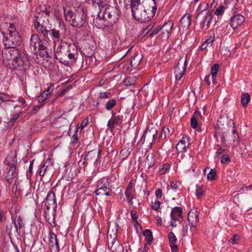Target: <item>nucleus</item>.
<instances>
[{
	"mask_svg": "<svg viewBox=\"0 0 252 252\" xmlns=\"http://www.w3.org/2000/svg\"><path fill=\"white\" fill-rule=\"evenodd\" d=\"M45 205L46 209L49 210L51 207L54 208L56 206V197L55 193L52 191L48 193L45 201Z\"/></svg>",
	"mask_w": 252,
	"mask_h": 252,
	"instance_id": "nucleus-17",
	"label": "nucleus"
},
{
	"mask_svg": "<svg viewBox=\"0 0 252 252\" xmlns=\"http://www.w3.org/2000/svg\"><path fill=\"white\" fill-rule=\"evenodd\" d=\"M30 48L34 54L38 55L43 57H46L48 55V53L46 50V48L43 45V41L36 34H32L31 37Z\"/></svg>",
	"mask_w": 252,
	"mask_h": 252,
	"instance_id": "nucleus-7",
	"label": "nucleus"
},
{
	"mask_svg": "<svg viewBox=\"0 0 252 252\" xmlns=\"http://www.w3.org/2000/svg\"><path fill=\"white\" fill-rule=\"evenodd\" d=\"M111 180L107 177H103L100 179L97 183L96 189L95 190L96 195H111L110 192L112 189L110 186Z\"/></svg>",
	"mask_w": 252,
	"mask_h": 252,
	"instance_id": "nucleus-9",
	"label": "nucleus"
},
{
	"mask_svg": "<svg viewBox=\"0 0 252 252\" xmlns=\"http://www.w3.org/2000/svg\"><path fill=\"white\" fill-rule=\"evenodd\" d=\"M228 119L226 117H220L218 120L216 129H225L228 127Z\"/></svg>",
	"mask_w": 252,
	"mask_h": 252,
	"instance_id": "nucleus-24",
	"label": "nucleus"
},
{
	"mask_svg": "<svg viewBox=\"0 0 252 252\" xmlns=\"http://www.w3.org/2000/svg\"><path fill=\"white\" fill-rule=\"evenodd\" d=\"M115 125H118L112 117L108 121V122L107 123V126L109 128L112 129L114 128Z\"/></svg>",
	"mask_w": 252,
	"mask_h": 252,
	"instance_id": "nucleus-48",
	"label": "nucleus"
},
{
	"mask_svg": "<svg viewBox=\"0 0 252 252\" xmlns=\"http://www.w3.org/2000/svg\"><path fill=\"white\" fill-rule=\"evenodd\" d=\"M49 239L50 243L52 244H55L57 247V251L59 252L60 251V247L57 235L53 232L50 231Z\"/></svg>",
	"mask_w": 252,
	"mask_h": 252,
	"instance_id": "nucleus-29",
	"label": "nucleus"
},
{
	"mask_svg": "<svg viewBox=\"0 0 252 252\" xmlns=\"http://www.w3.org/2000/svg\"><path fill=\"white\" fill-rule=\"evenodd\" d=\"M142 60V56L138 53H134L132 57L124 64V69L126 73L130 72L132 68H136Z\"/></svg>",
	"mask_w": 252,
	"mask_h": 252,
	"instance_id": "nucleus-10",
	"label": "nucleus"
},
{
	"mask_svg": "<svg viewBox=\"0 0 252 252\" xmlns=\"http://www.w3.org/2000/svg\"><path fill=\"white\" fill-rule=\"evenodd\" d=\"M170 217L173 221H180L183 218V209L180 207H175L172 209Z\"/></svg>",
	"mask_w": 252,
	"mask_h": 252,
	"instance_id": "nucleus-19",
	"label": "nucleus"
},
{
	"mask_svg": "<svg viewBox=\"0 0 252 252\" xmlns=\"http://www.w3.org/2000/svg\"><path fill=\"white\" fill-rule=\"evenodd\" d=\"M216 177V171L214 169H211L207 175V178L209 180H214Z\"/></svg>",
	"mask_w": 252,
	"mask_h": 252,
	"instance_id": "nucleus-46",
	"label": "nucleus"
},
{
	"mask_svg": "<svg viewBox=\"0 0 252 252\" xmlns=\"http://www.w3.org/2000/svg\"><path fill=\"white\" fill-rule=\"evenodd\" d=\"M116 105V100L114 99H111L109 100L105 104V109L107 111L111 110L114 106H115Z\"/></svg>",
	"mask_w": 252,
	"mask_h": 252,
	"instance_id": "nucleus-37",
	"label": "nucleus"
},
{
	"mask_svg": "<svg viewBox=\"0 0 252 252\" xmlns=\"http://www.w3.org/2000/svg\"><path fill=\"white\" fill-rule=\"evenodd\" d=\"M240 239V237L238 235H234L232 239H231V243L233 245L237 244Z\"/></svg>",
	"mask_w": 252,
	"mask_h": 252,
	"instance_id": "nucleus-53",
	"label": "nucleus"
},
{
	"mask_svg": "<svg viewBox=\"0 0 252 252\" xmlns=\"http://www.w3.org/2000/svg\"><path fill=\"white\" fill-rule=\"evenodd\" d=\"M153 4L151 6L145 7L143 5V0L131 1L130 6L132 15L134 19L141 23L148 22L155 16L157 11L155 0H152Z\"/></svg>",
	"mask_w": 252,
	"mask_h": 252,
	"instance_id": "nucleus-4",
	"label": "nucleus"
},
{
	"mask_svg": "<svg viewBox=\"0 0 252 252\" xmlns=\"http://www.w3.org/2000/svg\"><path fill=\"white\" fill-rule=\"evenodd\" d=\"M210 77V75H208L205 76V77L204 79V82L207 84V86H209L211 84V83L209 81Z\"/></svg>",
	"mask_w": 252,
	"mask_h": 252,
	"instance_id": "nucleus-60",
	"label": "nucleus"
},
{
	"mask_svg": "<svg viewBox=\"0 0 252 252\" xmlns=\"http://www.w3.org/2000/svg\"><path fill=\"white\" fill-rule=\"evenodd\" d=\"M5 219L4 213L3 211L0 212V222H2Z\"/></svg>",
	"mask_w": 252,
	"mask_h": 252,
	"instance_id": "nucleus-62",
	"label": "nucleus"
},
{
	"mask_svg": "<svg viewBox=\"0 0 252 252\" xmlns=\"http://www.w3.org/2000/svg\"><path fill=\"white\" fill-rule=\"evenodd\" d=\"M251 99L250 95L249 94H243L241 96V102L244 107H246Z\"/></svg>",
	"mask_w": 252,
	"mask_h": 252,
	"instance_id": "nucleus-35",
	"label": "nucleus"
},
{
	"mask_svg": "<svg viewBox=\"0 0 252 252\" xmlns=\"http://www.w3.org/2000/svg\"><path fill=\"white\" fill-rule=\"evenodd\" d=\"M232 133L234 134V138L233 139V142H235L236 141V137H237V138H238V135L236 134V129L235 128L234 126L233 127V129L232 130Z\"/></svg>",
	"mask_w": 252,
	"mask_h": 252,
	"instance_id": "nucleus-61",
	"label": "nucleus"
},
{
	"mask_svg": "<svg viewBox=\"0 0 252 252\" xmlns=\"http://www.w3.org/2000/svg\"><path fill=\"white\" fill-rule=\"evenodd\" d=\"M216 146V148H217V151L216 152V155L217 156H220L221 154H222V153H223L225 152V149L223 148L224 147H222L221 144V145L217 144Z\"/></svg>",
	"mask_w": 252,
	"mask_h": 252,
	"instance_id": "nucleus-42",
	"label": "nucleus"
},
{
	"mask_svg": "<svg viewBox=\"0 0 252 252\" xmlns=\"http://www.w3.org/2000/svg\"><path fill=\"white\" fill-rule=\"evenodd\" d=\"M201 117L200 112L196 110L191 118L190 125L192 128H197L198 120Z\"/></svg>",
	"mask_w": 252,
	"mask_h": 252,
	"instance_id": "nucleus-23",
	"label": "nucleus"
},
{
	"mask_svg": "<svg viewBox=\"0 0 252 252\" xmlns=\"http://www.w3.org/2000/svg\"><path fill=\"white\" fill-rule=\"evenodd\" d=\"M186 62L184 63L183 66L180 67L179 63L175 67V75L177 80H180L183 76L186 69Z\"/></svg>",
	"mask_w": 252,
	"mask_h": 252,
	"instance_id": "nucleus-22",
	"label": "nucleus"
},
{
	"mask_svg": "<svg viewBox=\"0 0 252 252\" xmlns=\"http://www.w3.org/2000/svg\"><path fill=\"white\" fill-rule=\"evenodd\" d=\"M231 159L228 155L224 154L221 156L220 162L222 164H227L230 162Z\"/></svg>",
	"mask_w": 252,
	"mask_h": 252,
	"instance_id": "nucleus-44",
	"label": "nucleus"
},
{
	"mask_svg": "<svg viewBox=\"0 0 252 252\" xmlns=\"http://www.w3.org/2000/svg\"><path fill=\"white\" fill-rule=\"evenodd\" d=\"M13 222L14 227L16 228V230H17L18 231H19L21 228L24 225L23 220L20 216L16 217L14 220Z\"/></svg>",
	"mask_w": 252,
	"mask_h": 252,
	"instance_id": "nucleus-33",
	"label": "nucleus"
},
{
	"mask_svg": "<svg viewBox=\"0 0 252 252\" xmlns=\"http://www.w3.org/2000/svg\"><path fill=\"white\" fill-rule=\"evenodd\" d=\"M111 96L110 93L107 92H101L99 93V97L102 99H107Z\"/></svg>",
	"mask_w": 252,
	"mask_h": 252,
	"instance_id": "nucleus-51",
	"label": "nucleus"
},
{
	"mask_svg": "<svg viewBox=\"0 0 252 252\" xmlns=\"http://www.w3.org/2000/svg\"><path fill=\"white\" fill-rule=\"evenodd\" d=\"M50 13V11L46 8L42 13L38 12L34 16V28L44 38L53 42L56 59L65 66H69L70 64L75 63L78 58L77 48L74 44L63 40L67 35L65 25L60 23L58 26L52 29H47V16Z\"/></svg>",
	"mask_w": 252,
	"mask_h": 252,
	"instance_id": "nucleus-1",
	"label": "nucleus"
},
{
	"mask_svg": "<svg viewBox=\"0 0 252 252\" xmlns=\"http://www.w3.org/2000/svg\"><path fill=\"white\" fill-rule=\"evenodd\" d=\"M212 19V12L208 11L201 23V26L203 28H204L205 26L207 27V28H209Z\"/></svg>",
	"mask_w": 252,
	"mask_h": 252,
	"instance_id": "nucleus-25",
	"label": "nucleus"
},
{
	"mask_svg": "<svg viewBox=\"0 0 252 252\" xmlns=\"http://www.w3.org/2000/svg\"><path fill=\"white\" fill-rule=\"evenodd\" d=\"M2 56L4 61H7V64L10 68L16 69L23 65L25 60L21 57L20 51L15 47H5L2 51Z\"/></svg>",
	"mask_w": 252,
	"mask_h": 252,
	"instance_id": "nucleus-6",
	"label": "nucleus"
},
{
	"mask_svg": "<svg viewBox=\"0 0 252 252\" xmlns=\"http://www.w3.org/2000/svg\"><path fill=\"white\" fill-rule=\"evenodd\" d=\"M78 129L79 127H75V133L72 136L70 144L72 147H75L77 144L79 143L78 140L79 137L80 135V132L78 133Z\"/></svg>",
	"mask_w": 252,
	"mask_h": 252,
	"instance_id": "nucleus-30",
	"label": "nucleus"
},
{
	"mask_svg": "<svg viewBox=\"0 0 252 252\" xmlns=\"http://www.w3.org/2000/svg\"><path fill=\"white\" fill-rule=\"evenodd\" d=\"M112 117L114 121L117 123V125L120 124L123 122V116L122 115H116L115 113H112Z\"/></svg>",
	"mask_w": 252,
	"mask_h": 252,
	"instance_id": "nucleus-41",
	"label": "nucleus"
},
{
	"mask_svg": "<svg viewBox=\"0 0 252 252\" xmlns=\"http://www.w3.org/2000/svg\"><path fill=\"white\" fill-rule=\"evenodd\" d=\"M245 20V18L242 15L235 14L231 17L230 24L232 28H237L244 22Z\"/></svg>",
	"mask_w": 252,
	"mask_h": 252,
	"instance_id": "nucleus-15",
	"label": "nucleus"
},
{
	"mask_svg": "<svg viewBox=\"0 0 252 252\" xmlns=\"http://www.w3.org/2000/svg\"><path fill=\"white\" fill-rule=\"evenodd\" d=\"M228 128L225 129H216L214 136L217 141L220 140L222 147H226L225 136H227Z\"/></svg>",
	"mask_w": 252,
	"mask_h": 252,
	"instance_id": "nucleus-13",
	"label": "nucleus"
},
{
	"mask_svg": "<svg viewBox=\"0 0 252 252\" xmlns=\"http://www.w3.org/2000/svg\"><path fill=\"white\" fill-rule=\"evenodd\" d=\"M192 15L189 13H186L181 18L179 23V29L183 31L187 30L190 24Z\"/></svg>",
	"mask_w": 252,
	"mask_h": 252,
	"instance_id": "nucleus-14",
	"label": "nucleus"
},
{
	"mask_svg": "<svg viewBox=\"0 0 252 252\" xmlns=\"http://www.w3.org/2000/svg\"><path fill=\"white\" fill-rule=\"evenodd\" d=\"M124 84L127 86H130L132 84L131 82V78L130 77L126 78L124 81Z\"/></svg>",
	"mask_w": 252,
	"mask_h": 252,
	"instance_id": "nucleus-58",
	"label": "nucleus"
},
{
	"mask_svg": "<svg viewBox=\"0 0 252 252\" xmlns=\"http://www.w3.org/2000/svg\"><path fill=\"white\" fill-rule=\"evenodd\" d=\"M156 162L155 156L153 153H149L146 157L145 165L148 166V168L153 167Z\"/></svg>",
	"mask_w": 252,
	"mask_h": 252,
	"instance_id": "nucleus-27",
	"label": "nucleus"
},
{
	"mask_svg": "<svg viewBox=\"0 0 252 252\" xmlns=\"http://www.w3.org/2000/svg\"><path fill=\"white\" fill-rule=\"evenodd\" d=\"M170 168V164L169 163H164L160 168L159 172L160 174H164Z\"/></svg>",
	"mask_w": 252,
	"mask_h": 252,
	"instance_id": "nucleus-40",
	"label": "nucleus"
},
{
	"mask_svg": "<svg viewBox=\"0 0 252 252\" xmlns=\"http://www.w3.org/2000/svg\"><path fill=\"white\" fill-rule=\"evenodd\" d=\"M173 27V22L171 20H169L164 23L162 26H159L155 29L150 33L149 36L154 37L155 36H158L161 38L168 39L170 35Z\"/></svg>",
	"mask_w": 252,
	"mask_h": 252,
	"instance_id": "nucleus-8",
	"label": "nucleus"
},
{
	"mask_svg": "<svg viewBox=\"0 0 252 252\" xmlns=\"http://www.w3.org/2000/svg\"><path fill=\"white\" fill-rule=\"evenodd\" d=\"M55 8V15L57 18H61L63 13L66 21L73 27H84L88 24L87 10L83 6L73 7L67 10L63 4L62 6L57 5Z\"/></svg>",
	"mask_w": 252,
	"mask_h": 252,
	"instance_id": "nucleus-2",
	"label": "nucleus"
},
{
	"mask_svg": "<svg viewBox=\"0 0 252 252\" xmlns=\"http://www.w3.org/2000/svg\"><path fill=\"white\" fill-rule=\"evenodd\" d=\"M0 31L3 35V43L5 47H16L21 43V36L14 24L0 19Z\"/></svg>",
	"mask_w": 252,
	"mask_h": 252,
	"instance_id": "nucleus-5",
	"label": "nucleus"
},
{
	"mask_svg": "<svg viewBox=\"0 0 252 252\" xmlns=\"http://www.w3.org/2000/svg\"><path fill=\"white\" fill-rule=\"evenodd\" d=\"M6 232L10 237L18 235L20 233V232L16 230V228L13 226L12 223L6 227Z\"/></svg>",
	"mask_w": 252,
	"mask_h": 252,
	"instance_id": "nucleus-31",
	"label": "nucleus"
},
{
	"mask_svg": "<svg viewBox=\"0 0 252 252\" xmlns=\"http://www.w3.org/2000/svg\"><path fill=\"white\" fill-rule=\"evenodd\" d=\"M168 239L169 244L176 243L177 238L173 232H170L168 234Z\"/></svg>",
	"mask_w": 252,
	"mask_h": 252,
	"instance_id": "nucleus-45",
	"label": "nucleus"
},
{
	"mask_svg": "<svg viewBox=\"0 0 252 252\" xmlns=\"http://www.w3.org/2000/svg\"><path fill=\"white\" fill-rule=\"evenodd\" d=\"M115 125H118L112 117L108 121V122L107 123V126L109 128L112 129L114 128Z\"/></svg>",
	"mask_w": 252,
	"mask_h": 252,
	"instance_id": "nucleus-49",
	"label": "nucleus"
},
{
	"mask_svg": "<svg viewBox=\"0 0 252 252\" xmlns=\"http://www.w3.org/2000/svg\"><path fill=\"white\" fill-rule=\"evenodd\" d=\"M171 250L172 252H177L178 250V247L176 243L170 244Z\"/></svg>",
	"mask_w": 252,
	"mask_h": 252,
	"instance_id": "nucleus-55",
	"label": "nucleus"
},
{
	"mask_svg": "<svg viewBox=\"0 0 252 252\" xmlns=\"http://www.w3.org/2000/svg\"><path fill=\"white\" fill-rule=\"evenodd\" d=\"M208 45V44L206 42L204 41L201 46V49L204 50L206 49Z\"/></svg>",
	"mask_w": 252,
	"mask_h": 252,
	"instance_id": "nucleus-64",
	"label": "nucleus"
},
{
	"mask_svg": "<svg viewBox=\"0 0 252 252\" xmlns=\"http://www.w3.org/2000/svg\"><path fill=\"white\" fill-rule=\"evenodd\" d=\"M215 40V35L214 34L213 35V36L211 35L208 39H207L205 42H206L208 45L210 44L211 45L213 43V42Z\"/></svg>",
	"mask_w": 252,
	"mask_h": 252,
	"instance_id": "nucleus-54",
	"label": "nucleus"
},
{
	"mask_svg": "<svg viewBox=\"0 0 252 252\" xmlns=\"http://www.w3.org/2000/svg\"><path fill=\"white\" fill-rule=\"evenodd\" d=\"M131 217L132 220L136 223H138L137 219L138 216L136 212L132 210L130 211Z\"/></svg>",
	"mask_w": 252,
	"mask_h": 252,
	"instance_id": "nucleus-50",
	"label": "nucleus"
},
{
	"mask_svg": "<svg viewBox=\"0 0 252 252\" xmlns=\"http://www.w3.org/2000/svg\"><path fill=\"white\" fill-rule=\"evenodd\" d=\"M46 100L45 97L44 96V94H41L37 98L38 103H44V101Z\"/></svg>",
	"mask_w": 252,
	"mask_h": 252,
	"instance_id": "nucleus-56",
	"label": "nucleus"
},
{
	"mask_svg": "<svg viewBox=\"0 0 252 252\" xmlns=\"http://www.w3.org/2000/svg\"><path fill=\"white\" fill-rule=\"evenodd\" d=\"M160 202L158 200H155L154 202H152L151 207L155 211H158L160 207Z\"/></svg>",
	"mask_w": 252,
	"mask_h": 252,
	"instance_id": "nucleus-47",
	"label": "nucleus"
},
{
	"mask_svg": "<svg viewBox=\"0 0 252 252\" xmlns=\"http://www.w3.org/2000/svg\"><path fill=\"white\" fill-rule=\"evenodd\" d=\"M47 167L48 166L46 165V162L42 163L41 164H40L39 166V168L37 171V173L41 178L43 177L47 171Z\"/></svg>",
	"mask_w": 252,
	"mask_h": 252,
	"instance_id": "nucleus-34",
	"label": "nucleus"
},
{
	"mask_svg": "<svg viewBox=\"0 0 252 252\" xmlns=\"http://www.w3.org/2000/svg\"><path fill=\"white\" fill-rule=\"evenodd\" d=\"M137 134L138 131H137L135 133V135L133 141L131 144L127 143L126 144L124 145V148L122 149L120 152V155H121L122 157L124 158H126L131 153L133 150L132 144L136 141Z\"/></svg>",
	"mask_w": 252,
	"mask_h": 252,
	"instance_id": "nucleus-18",
	"label": "nucleus"
},
{
	"mask_svg": "<svg viewBox=\"0 0 252 252\" xmlns=\"http://www.w3.org/2000/svg\"><path fill=\"white\" fill-rule=\"evenodd\" d=\"M143 234L145 237L147 243L150 245L153 240L152 231L149 229H146L143 231Z\"/></svg>",
	"mask_w": 252,
	"mask_h": 252,
	"instance_id": "nucleus-32",
	"label": "nucleus"
},
{
	"mask_svg": "<svg viewBox=\"0 0 252 252\" xmlns=\"http://www.w3.org/2000/svg\"><path fill=\"white\" fill-rule=\"evenodd\" d=\"M54 89V86L53 85L50 86L48 89L45 91V92H47V93H49L50 94L52 93Z\"/></svg>",
	"mask_w": 252,
	"mask_h": 252,
	"instance_id": "nucleus-63",
	"label": "nucleus"
},
{
	"mask_svg": "<svg viewBox=\"0 0 252 252\" xmlns=\"http://www.w3.org/2000/svg\"><path fill=\"white\" fill-rule=\"evenodd\" d=\"M172 134V131H171L170 129L168 127H163L162 131L160 133L161 137H164V138L167 137H169Z\"/></svg>",
	"mask_w": 252,
	"mask_h": 252,
	"instance_id": "nucleus-36",
	"label": "nucleus"
},
{
	"mask_svg": "<svg viewBox=\"0 0 252 252\" xmlns=\"http://www.w3.org/2000/svg\"><path fill=\"white\" fill-rule=\"evenodd\" d=\"M188 220L190 226L195 227L199 221V212L197 209L191 210L188 214Z\"/></svg>",
	"mask_w": 252,
	"mask_h": 252,
	"instance_id": "nucleus-11",
	"label": "nucleus"
},
{
	"mask_svg": "<svg viewBox=\"0 0 252 252\" xmlns=\"http://www.w3.org/2000/svg\"><path fill=\"white\" fill-rule=\"evenodd\" d=\"M100 8L96 17L93 20V24L98 29L108 31L118 20L119 11L110 5Z\"/></svg>",
	"mask_w": 252,
	"mask_h": 252,
	"instance_id": "nucleus-3",
	"label": "nucleus"
},
{
	"mask_svg": "<svg viewBox=\"0 0 252 252\" xmlns=\"http://www.w3.org/2000/svg\"><path fill=\"white\" fill-rule=\"evenodd\" d=\"M19 117V115L18 114L13 115L9 121L7 123V126L10 128L11 127Z\"/></svg>",
	"mask_w": 252,
	"mask_h": 252,
	"instance_id": "nucleus-38",
	"label": "nucleus"
},
{
	"mask_svg": "<svg viewBox=\"0 0 252 252\" xmlns=\"http://www.w3.org/2000/svg\"><path fill=\"white\" fill-rule=\"evenodd\" d=\"M178 187V186L176 183L171 182L170 188L173 190H176L177 189Z\"/></svg>",
	"mask_w": 252,
	"mask_h": 252,
	"instance_id": "nucleus-59",
	"label": "nucleus"
},
{
	"mask_svg": "<svg viewBox=\"0 0 252 252\" xmlns=\"http://www.w3.org/2000/svg\"><path fill=\"white\" fill-rule=\"evenodd\" d=\"M5 163L9 168L16 167L17 165V155L16 153L11 152L6 157L5 159Z\"/></svg>",
	"mask_w": 252,
	"mask_h": 252,
	"instance_id": "nucleus-20",
	"label": "nucleus"
},
{
	"mask_svg": "<svg viewBox=\"0 0 252 252\" xmlns=\"http://www.w3.org/2000/svg\"><path fill=\"white\" fill-rule=\"evenodd\" d=\"M17 175L16 167H10L4 175V179L8 184H11L14 179L17 177Z\"/></svg>",
	"mask_w": 252,
	"mask_h": 252,
	"instance_id": "nucleus-21",
	"label": "nucleus"
},
{
	"mask_svg": "<svg viewBox=\"0 0 252 252\" xmlns=\"http://www.w3.org/2000/svg\"><path fill=\"white\" fill-rule=\"evenodd\" d=\"M134 186L135 185L133 183L132 181L131 180L128 184V186L125 190V195L127 199V202L129 204L132 205V199L133 198V193L134 191Z\"/></svg>",
	"mask_w": 252,
	"mask_h": 252,
	"instance_id": "nucleus-16",
	"label": "nucleus"
},
{
	"mask_svg": "<svg viewBox=\"0 0 252 252\" xmlns=\"http://www.w3.org/2000/svg\"><path fill=\"white\" fill-rule=\"evenodd\" d=\"M18 102L21 104V105L23 106V107H25L27 105L26 104V100L23 97H20L18 100Z\"/></svg>",
	"mask_w": 252,
	"mask_h": 252,
	"instance_id": "nucleus-57",
	"label": "nucleus"
},
{
	"mask_svg": "<svg viewBox=\"0 0 252 252\" xmlns=\"http://www.w3.org/2000/svg\"><path fill=\"white\" fill-rule=\"evenodd\" d=\"M195 194L198 199H201L205 194L206 187L203 185H197Z\"/></svg>",
	"mask_w": 252,
	"mask_h": 252,
	"instance_id": "nucleus-26",
	"label": "nucleus"
},
{
	"mask_svg": "<svg viewBox=\"0 0 252 252\" xmlns=\"http://www.w3.org/2000/svg\"><path fill=\"white\" fill-rule=\"evenodd\" d=\"M156 196L157 199H160L162 198L163 195V193L161 189H158L156 190L155 192Z\"/></svg>",
	"mask_w": 252,
	"mask_h": 252,
	"instance_id": "nucleus-52",
	"label": "nucleus"
},
{
	"mask_svg": "<svg viewBox=\"0 0 252 252\" xmlns=\"http://www.w3.org/2000/svg\"><path fill=\"white\" fill-rule=\"evenodd\" d=\"M225 9V7L223 5H220L215 10V14L218 16H221L224 13Z\"/></svg>",
	"mask_w": 252,
	"mask_h": 252,
	"instance_id": "nucleus-39",
	"label": "nucleus"
},
{
	"mask_svg": "<svg viewBox=\"0 0 252 252\" xmlns=\"http://www.w3.org/2000/svg\"><path fill=\"white\" fill-rule=\"evenodd\" d=\"M190 139L189 136H184L177 143L176 148L179 153H185L187 151L190 144Z\"/></svg>",
	"mask_w": 252,
	"mask_h": 252,
	"instance_id": "nucleus-12",
	"label": "nucleus"
},
{
	"mask_svg": "<svg viewBox=\"0 0 252 252\" xmlns=\"http://www.w3.org/2000/svg\"><path fill=\"white\" fill-rule=\"evenodd\" d=\"M219 68L220 65L217 63L213 64L211 68V75L212 76L213 83L214 84L216 82V77L218 74Z\"/></svg>",
	"mask_w": 252,
	"mask_h": 252,
	"instance_id": "nucleus-28",
	"label": "nucleus"
},
{
	"mask_svg": "<svg viewBox=\"0 0 252 252\" xmlns=\"http://www.w3.org/2000/svg\"><path fill=\"white\" fill-rule=\"evenodd\" d=\"M33 166V160H32L30 162V166L29 167V170L27 172V177L30 180H31V178L32 177V173Z\"/></svg>",
	"mask_w": 252,
	"mask_h": 252,
	"instance_id": "nucleus-43",
	"label": "nucleus"
}]
</instances>
